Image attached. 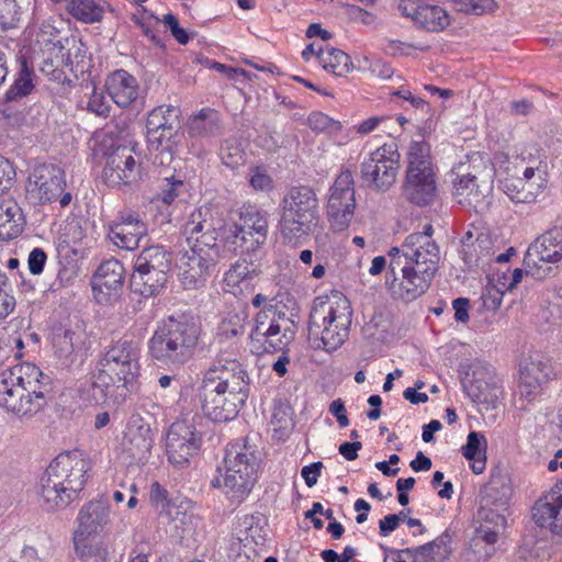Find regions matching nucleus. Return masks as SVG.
Instances as JSON below:
<instances>
[{
  "label": "nucleus",
  "instance_id": "nucleus-37",
  "mask_svg": "<svg viewBox=\"0 0 562 562\" xmlns=\"http://www.w3.org/2000/svg\"><path fill=\"white\" fill-rule=\"evenodd\" d=\"M317 58L322 67L338 77H344L349 74L352 68V61L348 54L334 47H319Z\"/></svg>",
  "mask_w": 562,
  "mask_h": 562
},
{
  "label": "nucleus",
  "instance_id": "nucleus-12",
  "mask_svg": "<svg viewBox=\"0 0 562 562\" xmlns=\"http://www.w3.org/2000/svg\"><path fill=\"white\" fill-rule=\"evenodd\" d=\"M139 357L138 341L124 336L109 347L100 364L105 372L122 383L123 389L131 392L139 375Z\"/></svg>",
  "mask_w": 562,
  "mask_h": 562
},
{
  "label": "nucleus",
  "instance_id": "nucleus-4",
  "mask_svg": "<svg viewBox=\"0 0 562 562\" xmlns=\"http://www.w3.org/2000/svg\"><path fill=\"white\" fill-rule=\"evenodd\" d=\"M53 380L33 363L24 362L0 375V406L20 418H32L47 405Z\"/></svg>",
  "mask_w": 562,
  "mask_h": 562
},
{
  "label": "nucleus",
  "instance_id": "nucleus-23",
  "mask_svg": "<svg viewBox=\"0 0 562 562\" xmlns=\"http://www.w3.org/2000/svg\"><path fill=\"white\" fill-rule=\"evenodd\" d=\"M123 265L116 259L103 261L92 277V291L100 304H114L121 296L124 285Z\"/></svg>",
  "mask_w": 562,
  "mask_h": 562
},
{
  "label": "nucleus",
  "instance_id": "nucleus-45",
  "mask_svg": "<svg viewBox=\"0 0 562 562\" xmlns=\"http://www.w3.org/2000/svg\"><path fill=\"white\" fill-rule=\"evenodd\" d=\"M61 40L59 30L50 21H44L41 24L36 41L43 50L61 53L64 50Z\"/></svg>",
  "mask_w": 562,
  "mask_h": 562
},
{
  "label": "nucleus",
  "instance_id": "nucleus-10",
  "mask_svg": "<svg viewBox=\"0 0 562 562\" xmlns=\"http://www.w3.org/2000/svg\"><path fill=\"white\" fill-rule=\"evenodd\" d=\"M408 166L404 192L407 199L417 204H429L436 194V182L432 164L430 161V147L425 142L409 144Z\"/></svg>",
  "mask_w": 562,
  "mask_h": 562
},
{
  "label": "nucleus",
  "instance_id": "nucleus-15",
  "mask_svg": "<svg viewBox=\"0 0 562 562\" xmlns=\"http://www.w3.org/2000/svg\"><path fill=\"white\" fill-rule=\"evenodd\" d=\"M203 414L216 423L233 420L248 395L202 382L198 393Z\"/></svg>",
  "mask_w": 562,
  "mask_h": 562
},
{
  "label": "nucleus",
  "instance_id": "nucleus-38",
  "mask_svg": "<svg viewBox=\"0 0 562 562\" xmlns=\"http://www.w3.org/2000/svg\"><path fill=\"white\" fill-rule=\"evenodd\" d=\"M229 229L241 231L247 234L255 232L259 240L262 234H268L267 213L256 205H244L239 212V223L231 226Z\"/></svg>",
  "mask_w": 562,
  "mask_h": 562
},
{
  "label": "nucleus",
  "instance_id": "nucleus-14",
  "mask_svg": "<svg viewBox=\"0 0 562 562\" xmlns=\"http://www.w3.org/2000/svg\"><path fill=\"white\" fill-rule=\"evenodd\" d=\"M453 198L458 204L475 213L488 211L493 200V170L468 173L453 180Z\"/></svg>",
  "mask_w": 562,
  "mask_h": 562
},
{
  "label": "nucleus",
  "instance_id": "nucleus-16",
  "mask_svg": "<svg viewBox=\"0 0 562 562\" xmlns=\"http://www.w3.org/2000/svg\"><path fill=\"white\" fill-rule=\"evenodd\" d=\"M562 261V223L554 225L539 236L527 249L524 266L525 272L537 279L547 277L551 268H542V263Z\"/></svg>",
  "mask_w": 562,
  "mask_h": 562
},
{
  "label": "nucleus",
  "instance_id": "nucleus-47",
  "mask_svg": "<svg viewBox=\"0 0 562 562\" xmlns=\"http://www.w3.org/2000/svg\"><path fill=\"white\" fill-rule=\"evenodd\" d=\"M2 114L8 120L9 125L22 131H29L35 126L40 112L37 111L36 114L33 113V110L13 112L11 106L5 104Z\"/></svg>",
  "mask_w": 562,
  "mask_h": 562
},
{
  "label": "nucleus",
  "instance_id": "nucleus-3",
  "mask_svg": "<svg viewBox=\"0 0 562 562\" xmlns=\"http://www.w3.org/2000/svg\"><path fill=\"white\" fill-rule=\"evenodd\" d=\"M90 469V461L83 452L71 450L59 453L41 477V507L46 512H57L79 499Z\"/></svg>",
  "mask_w": 562,
  "mask_h": 562
},
{
  "label": "nucleus",
  "instance_id": "nucleus-42",
  "mask_svg": "<svg viewBox=\"0 0 562 562\" xmlns=\"http://www.w3.org/2000/svg\"><path fill=\"white\" fill-rule=\"evenodd\" d=\"M75 548L82 562H110L109 544L103 540L75 539Z\"/></svg>",
  "mask_w": 562,
  "mask_h": 562
},
{
  "label": "nucleus",
  "instance_id": "nucleus-55",
  "mask_svg": "<svg viewBox=\"0 0 562 562\" xmlns=\"http://www.w3.org/2000/svg\"><path fill=\"white\" fill-rule=\"evenodd\" d=\"M403 102H408L415 109L426 105L423 99L414 97L408 89L394 91L389 89V111H394L397 106H402Z\"/></svg>",
  "mask_w": 562,
  "mask_h": 562
},
{
  "label": "nucleus",
  "instance_id": "nucleus-24",
  "mask_svg": "<svg viewBox=\"0 0 562 562\" xmlns=\"http://www.w3.org/2000/svg\"><path fill=\"white\" fill-rule=\"evenodd\" d=\"M146 235V223L132 210L121 212L117 221L111 223L108 228V236L113 244L126 250L137 248L139 240Z\"/></svg>",
  "mask_w": 562,
  "mask_h": 562
},
{
  "label": "nucleus",
  "instance_id": "nucleus-26",
  "mask_svg": "<svg viewBox=\"0 0 562 562\" xmlns=\"http://www.w3.org/2000/svg\"><path fill=\"white\" fill-rule=\"evenodd\" d=\"M449 543V532L445 531L426 544L395 552L392 560L393 562H443L451 552Z\"/></svg>",
  "mask_w": 562,
  "mask_h": 562
},
{
  "label": "nucleus",
  "instance_id": "nucleus-39",
  "mask_svg": "<svg viewBox=\"0 0 562 562\" xmlns=\"http://www.w3.org/2000/svg\"><path fill=\"white\" fill-rule=\"evenodd\" d=\"M486 439L476 431L468 435L467 443L462 447V454L467 460L473 461L471 469L473 473L481 474L486 467Z\"/></svg>",
  "mask_w": 562,
  "mask_h": 562
},
{
  "label": "nucleus",
  "instance_id": "nucleus-59",
  "mask_svg": "<svg viewBox=\"0 0 562 562\" xmlns=\"http://www.w3.org/2000/svg\"><path fill=\"white\" fill-rule=\"evenodd\" d=\"M15 177L13 165L3 156H0V194L9 190Z\"/></svg>",
  "mask_w": 562,
  "mask_h": 562
},
{
  "label": "nucleus",
  "instance_id": "nucleus-60",
  "mask_svg": "<svg viewBox=\"0 0 562 562\" xmlns=\"http://www.w3.org/2000/svg\"><path fill=\"white\" fill-rule=\"evenodd\" d=\"M149 501L156 508H165L169 505L168 491L158 482L150 486Z\"/></svg>",
  "mask_w": 562,
  "mask_h": 562
},
{
  "label": "nucleus",
  "instance_id": "nucleus-25",
  "mask_svg": "<svg viewBox=\"0 0 562 562\" xmlns=\"http://www.w3.org/2000/svg\"><path fill=\"white\" fill-rule=\"evenodd\" d=\"M531 512L536 525L562 536V480L535 503Z\"/></svg>",
  "mask_w": 562,
  "mask_h": 562
},
{
  "label": "nucleus",
  "instance_id": "nucleus-48",
  "mask_svg": "<svg viewBox=\"0 0 562 562\" xmlns=\"http://www.w3.org/2000/svg\"><path fill=\"white\" fill-rule=\"evenodd\" d=\"M308 126L316 133L337 135L341 130V123L323 112H312L307 117Z\"/></svg>",
  "mask_w": 562,
  "mask_h": 562
},
{
  "label": "nucleus",
  "instance_id": "nucleus-32",
  "mask_svg": "<svg viewBox=\"0 0 562 562\" xmlns=\"http://www.w3.org/2000/svg\"><path fill=\"white\" fill-rule=\"evenodd\" d=\"M222 120L220 113L211 108H203L188 121V133L193 138H212L221 135Z\"/></svg>",
  "mask_w": 562,
  "mask_h": 562
},
{
  "label": "nucleus",
  "instance_id": "nucleus-62",
  "mask_svg": "<svg viewBox=\"0 0 562 562\" xmlns=\"http://www.w3.org/2000/svg\"><path fill=\"white\" fill-rule=\"evenodd\" d=\"M496 8L497 4L494 0H473L471 7H462V12L482 15L494 12Z\"/></svg>",
  "mask_w": 562,
  "mask_h": 562
},
{
  "label": "nucleus",
  "instance_id": "nucleus-41",
  "mask_svg": "<svg viewBox=\"0 0 562 562\" xmlns=\"http://www.w3.org/2000/svg\"><path fill=\"white\" fill-rule=\"evenodd\" d=\"M67 11L78 21L94 23L102 20L104 8L94 0H68Z\"/></svg>",
  "mask_w": 562,
  "mask_h": 562
},
{
  "label": "nucleus",
  "instance_id": "nucleus-52",
  "mask_svg": "<svg viewBox=\"0 0 562 562\" xmlns=\"http://www.w3.org/2000/svg\"><path fill=\"white\" fill-rule=\"evenodd\" d=\"M79 342V336L70 330L65 329L61 333H58L54 336V347L56 351L59 353V357L68 358L77 347Z\"/></svg>",
  "mask_w": 562,
  "mask_h": 562
},
{
  "label": "nucleus",
  "instance_id": "nucleus-34",
  "mask_svg": "<svg viewBox=\"0 0 562 562\" xmlns=\"http://www.w3.org/2000/svg\"><path fill=\"white\" fill-rule=\"evenodd\" d=\"M476 374L474 373V375ZM467 393L473 402L495 408L501 398L502 390L494 378L475 376L467 386Z\"/></svg>",
  "mask_w": 562,
  "mask_h": 562
},
{
  "label": "nucleus",
  "instance_id": "nucleus-36",
  "mask_svg": "<svg viewBox=\"0 0 562 562\" xmlns=\"http://www.w3.org/2000/svg\"><path fill=\"white\" fill-rule=\"evenodd\" d=\"M535 173L533 168H526L524 178L516 179L512 183L506 184V193L512 201L516 203H531L536 200L542 183L533 181Z\"/></svg>",
  "mask_w": 562,
  "mask_h": 562
},
{
  "label": "nucleus",
  "instance_id": "nucleus-33",
  "mask_svg": "<svg viewBox=\"0 0 562 562\" xmlns=\"http://www.w3.org/2000/svg\"><path fill=\"white\" fill-rule=\"evenodd\" d=\"M249 313L246 306H237L227 312L217 327V337L222 340L237 341L239 340L247 326H249Z\"/></svg>",
  "mask_w": 562,
  "mask_h": 562
},
{
  "label": "nucleus",
  "instance_id": "nucleus-18",
  "mask_svg": "<svg viewBox=\"0 0 562 562\" xmlns=\"http://www.w3.org/2000/svg\"><path fill=\"white\" fill-rule=\"evenodd\" d=\"M507 507H498L492 504L479 502V509L476 513V522L479 526L475 528L474 535L471 539L470 547L479 558H488L493 553V546L498 540V535L506 526V518L504 513Z\"/></svg>",
  "mask_w": 562,
  "mask_h": 562
},
{
  "label": "nucleus",
  "instance_id": "nucleus-29",
  "mask_svg": "<svg viewBox=\"0 0 562 562\" xmlns=\"http://www.w3.org/2000/svg\"><path fill=\"white\" fill-rule=\"evenodd\" d=\"M77 520L75 539L97 535L110 522V507L102 501L89 502L79 510Z\"/></svg>",
  "mask_w": 562,
  "mask_h": 562
},
{
  "label": "nucleus",
  "instance_id": "nucleus-43",
  "mask_svg": "<svg viewBox=\"0 0 562 562\" xmlns=\"http://www.w3.org/2000/svg\"><path fill=\"white\" fill-rule=\"evenodd\" d=\"M119 383L114 376H111L102 368L93 375V380L89 386L90 401L94 405L103 404L112 396L114 385Z\"/></svg>",
  "mask_w": 562,
  "mask_h": 562
},
{
  "label": "nucleus",
  "instance_id": "nucleus-27",
  "mask_svg": "<svg viewBox=\"0 0 562 562\" xmlns=\"http://www.w3.org/2000/svg\"><path fill=\"white\" fill-rule=\"evenodd\" d=\"M551 368L542 360L531 358L520 367L518 390L521 397L533 401L549 381Z\"/></svg>",
  "mask_w": 562,
  "mask_h": 562
},
{
  "label": "nucleus",
  "instance_id": "nucleus-50",
  "mask_svg": "<svg viewBox=\"0 0 562 562\" xmlns=\"http://www.w3.org/2000/svg\"><path fill=\"white\" fill-rule=\"evenodd\" d=\"M366 338L383 342L386 339V318L382 311L374 312L362 328Z\"/></svg>",
  "mask_w": 562,
  "mask_h": 562
},
{
  "label": "nucleus",
  "instance_id": "nucleus-28",
  "mask_svg": "<svg viewBox=\"0 0 562 562\" xmlns=\"http://www.w3.org/2000/svg\"><path fill=\"white\" fill-rule=\"evenodd\" d=\"M105 89L111 100L121 108L131 105L139 94L137 79L124 69H117L108 76Z\"/></svg>",
  "mask_w": 562,
  "mask_h": 562
},
{
  "label": "nucleus",
  "instance_id": "nucleus-44",
  "mask_svg": "<svg viewBox=\"0 0 562 562\" xmlns=\"http://www.w3.org/2000/svg\"><path fill=\"white\" fill-rule=\"evenodd\" d=\"M0 214V236L3 239L16 237L22 232V211L16 204L8 205Z\"/></svg>",
  "mask_w": 562,
  "mask_h": 562
},
{
  "label": "nucleus",
  "instance_id": "nucleus-31",
  "mask_svg": "<svg viewBox=\"0 0 562 562\" xmlns=\"http://www.w3.org/2000/svg\"><path fill=\"white\" fill-rule=\"evenodd\" d=\"M512 495L510 477L501 469L493 470L488 482L480 493V501L486 505L507 507Z\"/></svg>",
  "mask_w": 562,
  "mask_h": 562
},
{
  "label": "nucleus",
  "instance_id": "nucleus-56",
  "mask_svg": "<svg viewBox=\"0 0 562 562\" xmlns=\"http://www.w3.org/2000/svg\"><path fill=\"white\" fill-rule=\"evenodd\" d=\"M10 284L4 272L0 271V319L7 317L15 307V299L9 293Z\"/></svg>",
  "mask_w": 562,
  "mask_h": 562
},
{
  "label": "nucleus",
  "instance_id": "nucleus-51",
  "mask_svg": "<svg viewBox=\"0 0 562 562\" xmlns=\"http://www.w3.org/2000/svg\"><path fill=\"white\" fill-rule=\"evenodd\" d=\"M20 20L15 0H0V32L14 29Z\"/></svg>",
  "mask_w": 562,
  "mask_h": 562
},
{
  "label": "nucleus",
  "instance_id": "nucleus-40",
  "mask_svg": "<svg viewBox=\"0 0 562 562\" xmlns=\"http://www.w3.org/2000/svg\"><path fill=\"white\" fill-rule=\"evenodd\" d=\"M415 24L429 32H440L450 24V19L441 7L423 2Z\"/></svg>",
  "mask_w": 562,
  "mask_h": 562
},
{
  "label": "nucleus",
  "instance_id": "nucleus-30",
  "mask_svg": "<svg viewBox=\"0 0 562 562\" xmlns=\"http://www.w3.org/2000/svg\"><path fill=\"white\" fill-rule=\"evenodd\" d=\"M154 438L148 424L134 420L128 425L126 432L125 450L137 462L146 460L150 456Z\"/></svg>",
  "mask_w": 562,
  "mask_h": 562
},
{
  "label": "nucleus",
  "instance_id": "nucleus-21",
  "mask_svg": "<svg viewBox=\"0 0 562 562\" xmlns=\"http://www.w3.org/2000/svg\"><path fill=\"white\" fill-rule=\"evenodd\" d=\"M202 382L249 395L250 378L244 364L236 359L217 356Z\"/></svg>",
  "mask_w": 562,
  "mask_h": 562
},
{
  "label": "nucleus",
  "instance_id": "nucleus-54",
  "mask_svg": "<svg viewBox=\"0 0 562 562\" xmlns=\"http://www.w3.org/2000/svg\"><path fill=\"white\" fill-rule=\"evenodd\" d=\"M255 272L256 269L252 265H249L247 260L244 259L237 261L231 267V269L225 273L224 280L228 285L235 286L246 279H251Z\"/></svg>",
  "mask_w": 562,
  "mask_h": 562
},
{
  "label": "nucleus",
  "instance_id": "nucleus-61",
  "mask_svg": "<svg viewBox=\"0 0 562 562\" xmlns=\"http://www.w3.org/2000/svg\"><path fill=\"white\" fill-rule=\"evenodd\" d=\"M47 256L45 251L41 248H34L27 259L29 270L32 274L42 273L44 266L46 263Z\"/></svg>",
  "mask_w": 562,
  "mask_h": 562
},
{
  "label": "nucleus",
  "instance_id": "nucleus-22",
  "mask_svg": "<svg viewBox=\"0 0 562 562\" xmlns=\"http://www.w3.org/2000/svg\"><path fill=\"white\" fill-rule=\"evenodd\" d=\"M102 177L109 187L117 188L139 180L140 165L134 159L132 149L117 146L106 154Z\"/></svg>",
  "mask_w": 562,
  "mask_h": 562
},
{
  "label": "nucleus",
  "instance_id": "nucleus-6",
  "mask_svg": "<svg viewBox=\"0 0 562 562\" xmlns=\"http://www.w3.org/2000/svg\"><path fill=\"white\" fill-rule=\"evenodd\" d=\"M352 322L349 300L340 294L316 297L308 319V337L318 340V348L337 350L348 339Z\"/></svg>",
  "mask_w": 562,
  "mask_h": 562
},
{
  "label": "nucleus",
  "instance_id": "nucleus-64",
  "mask_svg": "<svg viewBox=\"0 0 562 562\" xmlns=\"http://www.w3.org/2000/svg\"><path fill=\"white\" fill-rule=\"evenodd\" d=\"M483 304L487 310L496 311L503 300V292L495 286L486 288L482 294Z\"/></svg>",
  "mask_w": 562,
  "mask_h": 562
},
{
  "label": "nucleus",
  "instance_id": "nucleus-46",
  "mask_svg": "<svg viewBox=\"0 0 562 562\" xmlns=\"http://www.w3.org/2000/svg\"><path fill=\"white\" fill-rule=\"evenodd\" d=\"M33 82H32V74L31 71L24 66L18 77L15 78L13 85L10 87V89L5 92V102L10 103L12 101H15L20 98H23L27 95L33 90Z\"/></svg>",
  "mask_w": 562,
  "mask_h": 562
},
{
  "label": "nucleus",
  "instance_id": "nucleus-53",
  "mask_svg": "<svg viewBox=\"0 0 562 562\" xmlns=\"http://www.w3.org/2000/svg\"><path fill=\"white\" fill-rule=\"evenodd\" d=\"M48 53L47 58L43 60L42 71L50 76L54 80H60L63 72L59 68L64 65H68L69 56H66L64 50L61 53L53 50Z\"/></svg>",
  "mask_w": 562,
  "mask_h": 562
},
{
  "label": "nucleus",
  "instance_id": "nucleus-1",
  "mask_svg": "<svg viewBox=\"0 0 562 562\" xmlns=\"http://www.w3.org/2000/svg\"><path fill=\"white\" fill-rule=\"evenodd\" d=\"M186 246L177 257L179 279L186 289H199L215 272L218 262L227 257V252L250 254L259 249L267 240L262 234L259 240L257 233L227 229L225 241L221 243L213 225L209 207H199L192 212L183 229Z\"/></svg>",
  "mask_w": 562,
  "mask_h": 562
},
{
  "label": "nucleus",
  "instance_id": "nucleus-8",
  "mask_svg": "<svg viewBox=\"0 0 562 562\" xmlns=\"http://www.w3.org/2000/svg\"><path fill=\"white\" fill-rule=\"evenodd\" d=\"M224 463L223 493L232 502L240 504L257 481L258 458L250 447L234 443L226 449Z\"/></svg>",
  "mask_w": 562,
  "mask_h": 562
},
{
  "label": "nucleus",
  "instance_id": "nucleus-35",
  "mask_svg": "<svg viewBox=\"0 0 562 562\" xmlns=\"http://www.w3.org/2000/svg\"><path fill=\"white\" fill-rule=\"evenodd\" d=\"M362 179L369 184L381 189L386 176V144L379 146L361 165Z\"/></svg>",
  "mask_w": 562,
  "mask_h": 562
},
{
  "label": "nucleus",
  "instance_id": "nucleus-17",
  "mask_svg": "<svg viewBox=\"0 0 562 562\" xmlns=\"http://www.w3.org/2000/svg\"><path fill=\"white\" fill-rule=\"evenodd\" d=\"M356 207L355 183L350 170H342L329 189L327 215L334 232H344L350 225Z\"/></svg>",
  "mask_w": 562,
  "mask_h": 562
},
{
  "label": "nucleus",
  "instance_id": "nucleus-49",
  "mask_svg": "<svg viewBox=\"0 0 562 562\" xmlns=\"http://www.w3.org/2000/svg\"><path fill=\"white\" fill-rule=\"evenodd\" d=\"M220 157L225 166L236 168L237 166L243 165L245 160V153L237 140L226 139L221 146Z\"/></svg>",
  "mask_w": 562,
  "mask_h": 562
},
{
  "label": "nucleus",
  "instance_id": "nucleus-63",
  "mask_svg": "<svg viewBox=\"0 0 562 562\" xmlns=\"http://www.w3.org/2000/svg\"><path fill=\"white\" fill-rule=\"evenodd\" d=\"M183 187V182L181 180H175L172 182H167L166 188L161 190L158 194V199L161 200L164 204H171L179 196L180 189Z\"/></svg>",
  "mask_w": 562,
  "mask_h": 562
},
{
  "label": "nucleus",
  "instance_id": "nucleus-13",
  "mask_svg": "<svg viewBox=\"0 0 562 562\" xmlns=\"http://www.w3.org/2000/svg\"><path fill=\"white\" fill-rule=\"evenodd\" d=\"M274 308L271 304L265 305L255 317V324L249 333L251 351L255 353L283 350L293 339L294 333L289 327L282 329L274 318Z\"/></svg>",
  "mask_w": 562,
  "mask_h": 562
},
{
  "label": "nucleus",
  "instance_id": "nucleus-58",
  "mask_svg": "<svg viewBox=\"0 0 562 562\" xmlns=\"http://www.w3.org/2000/svg\"><path fill=\"white\" fill-rule=\"evenodd\" d=\"M271 422L279 429H288L292 425V408L283 403L278 404L274 406Z\"/></svg>",
  "mask_w": 562,
  "mask_h": 562
},
{
  "label": "nucleus",
  "instance_id": "nucleus-7",
  "mask_svg": "<svg viewBox=\"0 0 562 562\" xmlns=\"http://www.w3.org/2000/svg\"><path fill=\"white\" fill-rule=\"evenodd\" d=\"M280 233L292 246L303 245L319 223V201L310 186L291 187L280 201Z\"/></svg>",
  "mask_w": 562,
  "mask_h": 562
},
{
  "label": "nucleus",
  "instance_id": "nucleus-57",
  "mask_svg": "<svg viewBox=\"0 0 562 562\" xmlns=\"http://www.w3.org/2000/svg\"><path fill=\"white\" fill-rule=\"evenodd\" d=\"M87 109L99 116L106 117L110 113L111 105L106 101L103 92L98 91L97 88L93 86L92 93L87 104Z\"/></svg>",
  "mask_w": 562,
  "mask_h": 562
},
{
  "label": "nucleus",
  "instance_id": "nucleus-11",
  "mask_svg": "<svg viewBox=\"0 0 562 562\" xmlns=\"http://www.w3.org/2000/svg\"><path fill=\"white\" fill-rule=\"evenodd\" d=\"M65 170L55 164H42L35 166L29 175L26 183V198L38 205L50 204L58 201L61 207H66L72 200V194L65 191Z\"/></svg>",
  "mask_w": 562,
  "mask_h": 562
},
{
  "label": "nucleus",
  "instance_id": "nucleus-2",
  "mask_svg": "<svg viewBox=\"0 0 562 562\" xmlns=\"http://www.w3.org/2000/svg\"><path fill=\"white\" fill-rule=\"evenodd\" d=\"M434 229L427 225L422 233L411 234L401 247L389 250L392 281L389 292L404 303L422 296L429 288L440 260L439 247L431 240Z\"/></svg>",
  "mask_w": 562,
  "mask_h": 562
},
{
  "label": "nucleus",
  "instance_id": "nucleus-20",
  "mask_svg": "<svg viewBox=\"0 0 562 562\" xmlns=\"http://www.w3.org/2000/svg\"><path fill=\"white\" fill-rule=\"evenodd\" d=\"M201 436L195 427L186 422L177 420L171 424L166 437V452L169 462L176 468H183L201 448Z\"/></svg>",
  "mask_w": 562,
  "mask_h": 562
},
{
  "label": "nucleus",
  "instance_id": "nucleus-9",
  "mask_svg": "<svg viewBox=\"0 0 562 562\" xmlns=\"http://www.w3.org/2000/svg\"><path fill=\"white\" fill-rule=\"evenodd\" d=\"M171 255L165 247H145L134 260L131 289L145 297L156 295L166 284Z\"/></svg>",
  "mask_w": 562,
  "mask_h": 562
},
{
  "label": "nucleus",
  "instance_id": "nucleus-5",
  "mask_svg": "<svg viewBox=\"0 0 562 562\" xmlns=\"http://www.w3.org/2000/svg\"><path fill=\"white\" fill-rule=\"evenodd\" d=\"M201 336V324L192 313L165 318L148 341L150 357L164 366L181 367L192 359Z\"/></svg>",
  "mask_w": 562,
  "mask_h": 562
},
{
  "label": "nucleus",
  "instance_id": "nucleus-19",
  "mask_svg": "<svg viewBox=\"0 0 562 562\" xmlns=\"http://www.w3.org/2000/svg\"><path fill=\"white\" fill-rule=\"evenodd\" d=\"M181 111L175 105L154 108L147 116V139L155 149L171 150L178 142Z\"/></svg>",
  "mask_w": 562,
  "mask_h": 562
}]
</instances>
